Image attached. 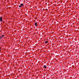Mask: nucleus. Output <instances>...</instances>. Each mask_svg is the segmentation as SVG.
Wrapping results in <instances>:
<instances>
[{
	"label": "nucleus",
	"instance_id": "f257e3e1",
	"mask_svg": "<svg viewBox=\"0 0 79 79\" xmlns=\"http://www.w3.org/2000/svg\"><path fill=\"white\" fill-rule=\"evenodd\" d=\"M0 21L1 22H2V21H3V19H2V17H0Z\"/></svg>",
	"mask_w": 79,
	"mask_h": 79
},
{
	"label": "nucleus",
	"instance_id": "f03ea898",
	"mask_svg": "<svg viewBox=\"0 0 79 79\" xmlns=\"http://www.w3.org/2000/svg\"><path fill=\"white\" fill-rule=\"evenodd\" d=\"M37 22H35V26H37Z\"/></svg>",
	"mask_w": 79,
	"mask_h": 79
},
{
	"label": "nucleus",
	"instance_id": "7ed1b4c3",
	"mask_svg": "<svg viewBox=\"0 0 79 79\" xmlns=\"http://www.w3.org/2000/svg\"><path fill=\"white\" fill-rule=\"evenodd\" d=\"M44 68H47V67L46 65H44Z\"/></svg>",
	"mask_w": 79,
	"mask_h": 79
},
{
	"label": "nucleus",
	"instance_id": "20e7f679",
	"mask_svg": "<svg viewBox=\"0 0 79 79\" xmlns=\"http://www.w3.org/2000/svg\"><path fill=\"white\" fill-rule=\"evenodd\" d=\"M23 4H21L20 5V6H23Z\"/></svg>",
	"mask_w": 79,
	"mask_h": 79
},
{
	"label": "nucleus",
	"instance_id": "39448f33",
	"mask_svg": "<svg viewBox=\"0 0 79 79\" xmlns=\"http://www.w3.org/2000/svg\"><path fill=\"white\" fill-rule=\"evenodd\" d=\"M4 37V35H2L1 37V38H2V37Z\"/></svg>",
	"mask_w": 79,
	"mask_h": 79
},
{
	"label": "nucleus",
	"instance_id": "423d86ee",
	"mask_svg": "<svg viewBox=\"0 0 79 79\" xmlns=\"http://www.w3.org/2000/svg\"><path fill=\"white\" fill-rule=\"evenodd\" d=\"M22 6H19V8H21V7Z\"/></svg>",
	"mask_w": 79,
	"mask_h": 79
},
{
	"label": "nucleus",
	"instance_id": "0eeeda50",
	"mask_svg": "<svg viewBox=\"0 0 79 79\" xmlns=\"http://www.w3.org/2000/svg\"><path fill=\"white\" fill-rule=\"evenodd\" d=\"M45 43H48V41H47L45 42Z\"/></svg>",
	"mask_w": 79,
	"mask_h": 79
},
{
	"label": "nucleus",
	"instance_id": "6e6552de",
	"mask_svg": "<svg viewBox=\"0 0 79 79\" xmlns=\"http://www.w3.org/2000/svg\"><path fill=\"white\" fill-rule=\"evenodd\" d=\"M1 49V48H0V50Z\"/></svg>",
	"mask_w": 79,
	"mask_h": 79
},
{
	"label": "nucleus",
	"instance_id": "1a4fd4ad",
	"mask_svg": "<svg viewBox=\"0 0 79 79\" xmlns=\"http://www.w3.org/2000/svg\"><path fill=\"white\" fill-rule=\"evenodd\" d=\"M0 38H1V37H0Z\"/></svg>",
	"mask_w": 79,
	"mask_h": 79
}]
</instances>
